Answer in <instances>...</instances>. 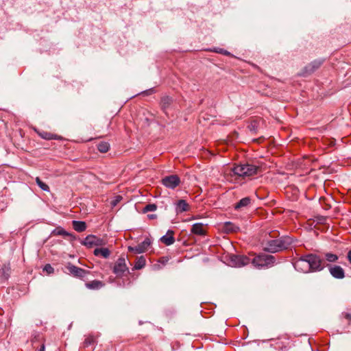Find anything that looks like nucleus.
<instances>
[{"label":"nucleus","instance_id":"f257e3e1","mask_svg":"<svg viewBox=\"0 0 351 351\" xmlns=\"http://www.w3.org/2000/svg\"><path fill=\"white\" fill-rule=\"evenodd\" d=\"M292 243L293 239L291 237L285 236L277 239L267 241L263 244V248L267 252L275 253L289 248Z\"/></svg>","mask_w":351,"mask_h":351},{"label":"nucleus","instance_id":"f03ea898","mask_svg":"<svg viewBox=\"0 0 351 351\" xmlns=\"http://www.w3.org/2000/svg\"><path fill=\"white\" fill-rule=\"evenodd\" d=\"M228 261L232 263H258V262L264 261V263H274V258L270 255L261 254L252 259L243 255L229 254L228 255Z\"/></svg>","mask_w":351,"mask_h":351},{"label":"nucleus","instance_id":"7ed1b4c3","mask_svg":"<svg viewBox=\"0 0 351 351\" xmlns=\"http://www.w3.org/2000/svg\"><path fill=\"white\" fill-rule=\"evenodd\" d=\"M232 171L239 176L248 177L257 173L258 167L251 164H242L234 167Z\"/></svg>","mask_w":351,"mask_h":351},{"label":"nucleus","instance_id":"20e7f679","mask_svg":"<svg viewBox=\"0 0 351 351\" xmlns=\"http://www.w3.org/2000/svg\"><path fill=\"white\" fill-rule=\"evenodd\" d=\"M152 245V240L149 237H146L143 242L138 243L136 245L129 246V252L134 254H143L148 251Z\"/></svg>","mask_w":351,"mask_h":351},{"label":"nucleus","instance_id":"39448f33","mask_svg":"<svg viewBox=\"0 0 351 351\" xmlns=\"http://www.w3.org/2000/svg\"><path fill=\"white\" fill-rule=\"evenodd\" d=\"M81 243L88 248H91L94 246H103L106 244V241L101 238L97 237L93 234H89Z\"/></svg>","mask_w":351,"mask_h":351},{"label":"nucleus","instance_id":"423d86ee","mask_svg":"<svg viewBox=\"0 0 351 351\" xmlns=\"http://www.w3.org/2000/svg\"><path fill=\"white\" fill-rule=\"evenodd\" d=\"M161 182L167 188L174 189L180 184V179L177 175H170L164 177Z\"/></svg>","mask_w":351,"mask_h":351},{"label":"nucleus","instance_id":"0eeeda50","mask_svg":"<svg viewBox=\"0 0 351 351\" xmlns=\"http://www.w3.org/2000/svg\"><path fill=\"white\" fill-rule=\"evenodd\" d=\"M323 62L324 60L322 59L315 60L311 62L310 64H308L304 68L300 75L303 76H307L308 75H311L317 69H319L320 66L323 64Z\"/></svg>","mask_w":351,"mask_h":351},{"label":"nucleus","instance_id":"6e6552de","mask_svg":"<svg viewBox=\"0 0 351 351\" xmlns=\"http://www.w3.org/2000/svg\"><path fill=\"white\" fill-rule=\"evenodd\" d=\"M295 270L303 273L320 271L324 268V265H293Z\"/></svg>","mask_w":351,"mask_h":351},{"label":"nucleus","instance_id":"1a4fd4ad","mask_svg":"<svg viewBox=\"0 0 351 351\" xmlns=\"http://www.w3.org/2000/svg\"><path fill=\"white\" fill-rule=\"evenodd\" d=\"M66 272H69L75 277H84L86 274V271L81 268H79L73 265H69L66 267Z\"/></svg>","mask_w":351,"mask_h":351},{"label":"nucleus","instance_id":"9d476101","mask_svg":"<svg viewBox=\"0 0 351 351\" xmlns=\"http://www.w3.org/2000/svg\"><path fill=\"white\" fill-rule=\"evenodd\" d=\"M206 224L203 223H195L192 226L191 232L199 236H205L206 234Z\"/></svg>","mask_w":351,"mask_h":351},{"label":"nucleus","instance_id":"9b49d317","mask_svg":"<svg viewBox=\"0 0 351 351\" xmlns=\"http://www.w3.org/2000/svg\"><path fill=\"white\" fill-rule=\"evenodd\" d=\"M300 261L306 262V263H322V259L316 254H308L301 257Z\"/></svg>","mask_w":351,"mask_h":351},{"label":"nucleus","instance_id":"f8f14e48","mask_svg":"<svg viewBox=\"0 0 351 351\" xmlns=\"http://www.w3.org/2000/svg\"><path fill=\"white\" fill-rule=\"evenodd\" d=\"M174 232L171 230H169L167 234L160 238V241L166 245H171L175 242L173 237Z\"/></svg>","mask_w":351,"mask_h":351},{"label":"nucleus","instance_id":"ddd939ff","mask_svg":"<svg viewBox=\"0 0 351 351\" xmlns=\"http://www.w3.org/2000/svg\"><path fill=\"white\" fill-rule=\"evenodd\" d=\"M189 208V205L184 199H180L176 203V211L178 214L187 211Z\"/></svg>","mask_w":351,"mask_h":351},{"label":"nucleus","instance_id":"4468645a","mask_svg":"<svg viewBox=\"0 0 351 351\" xmlns=\"http://www.w3.org/2000/svg\"><path fill=\"white\" fill-rule=\"evenodd\" d=\"M94 255L98 257L107 258L110 255V251L106 247H97L94 250Z\"/></svg>","mask_w":351,"mask_h":351},{"label":"nucleus","instance_id":"2eb2a0df","mask_svg":"<svg viewBox=\"0 0 351 351\" xmlns=\"http://www.w3.org/2000/svg\"><path fill=\"white\" fill-rule=\"evenodd\" d=\"M329 269H330V274L335 278H343V276H344V271H343V269L341 267H339L338 265H335L333 267H330Z\"/></svg>","mask_w":351,"mask_h":351},{"label":"nucleus","instance_id":"dca6fc26","mask_svg":"<svg viewBox=\"0 0 351 351\" xmlns=\"http://www.w3.org/2000/svg\"><path fill=\"white\" fill-rule=\"evenodd\" d=\"M73 229L78 232H82L86 229V223L82 221H72Z\"/></svg>","mask_w":351,"mask_h":351},{"label":"nucleus","instance_id":"f3484780","mask_svg":"<svg viewBox=\"0 0 351 351\" xmlns=\"http://www.w3.org/2000/svg\"><path fill=\"white\" fill-rule=\"evenodd\" d=\"M172 102L171 97L169 96H165L161 99V107L163 111L167 114V110Z\"/></svg>","mask_w":351,"mask_h":351},{"label":"nucleus","instance_id":"a211bd4d","mask_svg":"<svg viewBox=\"0 0 351 351\" xmlns=\"http://www.w3.org/2000/svg\"><path fill=\"white\" fill-rule=\"evenodd\" d=\"M127 265H114L113 271L117 276H121L128 271Z\"/></svg>","mask_w":351,"mask_h":351},{"label":"nucleus","instance_id":"6ab92c4d","mask_svg":"<svg viewBox=\"0 0 351 351\" xmlns=\"http://www.w3.org/2000/svg\"><path fill=\"white\" fill-rule=\"evenodd\" d=\"M223 230L225 232H226L227 233L236 232L239 229V228L238 226H237L236 225H234V223H232L230 221L226 222L223 224Z\"/></svg>","mask_w":351,"mask_h":351},{"label":"nucleus","instance_id":"aec40b11","mask_svg":"<svg viewBox=\"0 0 351 351\" xmlns=\"http://www.w3.org/2000/svg\"><path fill=\"white\" fill-rule=\"evenodd\" d=\"M250 202L251 199L250 197H244L235 204L234 208L236 210H240L244 207H247L250 204Z\"/></svg>","mask_w":351,"mask_h":351},{"label":"nucleus","instance_id":"412c9836","mask_svg":"<svg viewBox=\"0 0 351 351\" xmlns=\"http://www.w3.org/2000/svg\"><path fill=\"white\" fill-rule=\"evenodd\" d=\"M52 235H56V236H63V237H71L72 234L69 232L64 230L62 228L58 227L56 229H54L51 232Z\"/></svg>","mask_w":351,"mask_h":351},{"label":"nucleus","instance_id":"4be33fe9","mask_svg":"<svg viewBox=\"0 0 351 351\" xmlns=\"http://www.w3.org/2000/svg\"><path fill=\"white\" fill-rule=\"evenodd\" d=\"M110 144L107 142H100L97 145L98 150L101 153H106L109 150Z\"/></svg>","mask_w":351,"mask_h":351},{"label":"nucleus","instance_id":"5701e85b","mask_svg":"<svg viewBox=\"0 0 351 351\" xmlns=\"http://www.w3.org/2000/svg\"><path fill=\"white\" fill-rule=\"evenodd\" d=\"M86 285L88 288L94 289H99L103 286L102 283L98 280H94L90 282L86 283Z\"/></svg>","mask_w":351,"mask_h":351},{"label":"nucleus","instance_id":"b1692460","mask_svg":"<svg viewBox=\"0 0 351 351\" xmlns=\"http://www.w3.org/2000/svg\"><path fill=\"white\" fill-rule=\"evenodd\" d=\"M36 182L42 190L45 191H49V186L45 182H43L38 177L36 178Z\"/></svg>","mask_w":351,"mask_h":351},{"label":"nucleus","instance_id":"393cba45","mask_svg":"<svg viewBox=\"0 0 351 351\" xmlns=\"http://www.w3.org/2000/svg\"><path fill=\"white\" fill-rule=\"evenodd\" d=\"M157 208V206L154 204H147L143 208V213L155 211Z\"/></svg>","mask_w":351,"mask_h":351},{"label":"nucleus","instance_id":"a878e982","mask_svg":"<svg viewBox=\"0 0 351 351\" xmlns=\"http://www.w3.org/2000/svg\"><path fill=\"white\" fill-rule=\"evenodd\" d=\"M95 343V338L92 336H89L86 338L84 342V346L88 348L89 346H93Z\"/></svg>","mask_w":351,"mask_h":351},{"label":"nucleus","instance_id":"bb28decb","mask_svg":"<svg viewBox=\"0 0 351 351\" xmlns=\"http://www.w3.org/2000/svg\"><path fill=\"white\" fill-rule=\"evenodd\" d=\"M325 257H326V259L330 263L335 262L338 259V257L336 254H331V253L326 254L325 255Z\"/></svg>","mask_w":351,"mask_h":351},{"label":"nucleus","instance_id":"cd10ccee","mask_svg":"<svg viewBox=\"0 0 351 351\" xmlns=\"http://www.w3.org/2000/svg\"><path fill=\"white\" fill-rule=\"evenodd\" d=\"M9 271H10V268H8V267H7L5 265H4V267L1 269H0V275L2 277L7 278L8 276H9V274H8Z\"/></svg>","mask_w":351,"mask_h":351},{"label":"nucleus","instance_id":"c85d7f7f","mask_svg":"<svg viewBox=\"0 0 351 351\" xmlns=\"http://www.w3.org/2000/svg\"><path fill=\"white\" fill-rule=\"evenodd\" d=\"M43 272L45 273L46 275H49L53 272V268L51 265H45L43 268Z\"/></svg>","mask_w":351,"mask_h":351},{"label":"nucleus","instance_id":"c756f323","mask_svg":"<svg viewBox=\"0 0 351 351\" xmlns=\"http://www.w3.org/2000/svg\"><path fill=\"white\" fill-rule=\"evenodd\" d=\"M123 197L121 195H117L111 201L110 204L112 207H115L121 200Z\"/></svg>","mask_w":351,"mask_h":351},{"label":"nucleus","instance_id":"7c9ffc66","mask_svg":"<svg viewBox=\"0 0 351 351\" xmlns=\"http://www.w3.org/2000/svg\"><path fill=\"white\" fill-rule=\"evenodd\" d=\"M213 51H215L216 53H221V54H223V55H226V56H229L230 55V53L228 52V51L223 49H221V48H215L214 49L212 50Z\"/></svg>","mask_w":351,"mask_h":351},{"label":"nucleus","instance_id":"2f4dec72","mask_svg":"<svg viewBox=\"0 0 351 351\" xmlns=\"http://www.w3.org/2000/svg\"><path fill=\"white\" fill-rule=\"evenodd\" d=\"M40 136L45 138V139H51L53 138V135L51 134H49V133H44V134H40Z\"/></svg>","mask_w":351,"mask_h":351},{"label":"nucleus","instance_id":"473e14b6","mask_svg":"<svg viewBox=\"0 0 351 351\" xmlns=\"http://www.w3.org/2000/svg\"><path fill=\"white\" fill-rule=\"evenodd\" d=\"M344 317L346 319H348L350 322H351V314L350 313H345Z\"/></svg>","mask_w":351,"mask_h":351},{"label":"nucleus","instance_id":"72a5a7b5","mask_svg":"<svg viewBox=\"0 0 351 351\" xmlns=\"http://www.w3.org/2000/svg\"><path fill=\"white\" fill-rule=\"evenodd\" d=\"M145 265H134V269H141Z\"/></svg>","mask_w":351,"mask_h":351},{"label":"nucleus","instance_id":"f704fd0d","mask_svg":"<svg viewBox=\"0 0 351 351\" xmlns=\"http://www.w3.org/2000/svg\"><path fill=\"white\" fill-rule=\"evenodd\" d=\"M148 218L150 219H154L156 218V215L155 214H150L147 215Z\"/></svg>","mask_w":351,"mask_h":351},{"label":"nucleus","instance_id":"c9c22d12","mask_svg":"<svg viewBox=\"0 0 351 351\" xmlns=\"http://www.w3.org/2000/svg\"><path fill=\"white\" fill-rule=\"evenodd\" d=\"M137 263H145V260L143 259V256H141L140 260L138 261Z\"/></svg>","mask_w":351,"mask_h":351},{"label":"nucleus","instance_id":"e433bc0d","mask_svg":"<svg viewBox=\"0 0 351 351\" xmlns=\"http://www.w3.org/2000/svg\"><path fill=\"white\" fill-rule=\"evenodd\" d=\"M348 258L349 261L351 263V250L349 251L348 253Z\"/></svg>","mask_w":351,"mask_h":351},{"label":"nucleus","instance_id":"4c0bfd02","mask_svg":"<svg viewBox=\"0 0 351 351\" xmlns=\"http://www.w3.org/2000/svg\"><path fill=\"white\" fill-rule=\"evenodd\" d=\"M40 351H45V345L43 344L40 347Z\"/></svg>","mask_w":351,"mask_h":351},{"label":"nucleus","instance_id":"58836bf2","mask_svg":"<svg viewBox=\"0 0 351 351\" xmlns=\"http://www.w3.org/2000/svg\"><path fill=\"white\" fill-rule=\"evenodd\" d=\"M258 265V267H263V266H264L265 265H261V264H258V265Z\"/></svg>","mask_w":351,"mask_h":351},{"label":"nucleus","instance_id":"ea45409f","mask_svg":"<svg viewBox=\"0 0 351 351\" xmlns=\"http://www.w3.org/2000/svg\"><path fill=\"white\" fill-rule=\"evenodd\" d=\"M93 347H91L90 351H93Z\"/></svg>","mask_w":351,"mask_h":351}]
</instances>
